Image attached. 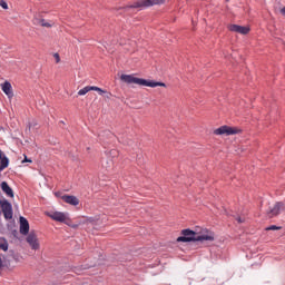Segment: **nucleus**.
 Segmentation results:
<instances>
[{
	"label": "nucleus",
	"instance_id": "nucleus-1",
	"mask_svg": "<svg viewBox=\"0 0 285 285\" xmlns=\"http://www.w3.org/2000/svg\"><path fill=\"white\" fill-rule=\"evenodd\" d=\"M206 234H197V232L186 228L180 232V235L176 242L183 243V244H190V242H215V232H210L208 229H205Z\"/></svg>",
	"mask_w": 285,
	"mask_h": 285
},
{
	"label": "nucleus",
	"instance_id": "nucleus-2",
	"mask_svg": "<svg viewBox=\"0 0 285 285\" xmlns=\"http://www.w3.org/2000/svg\"><path fill=\"white\" fill-rule=\"evenodd\" d=\"M120 80L124 81L125 83H136L137 86H146L147 88H157V87L166 88V82L137 78L132 75L122 73L120 76Z\"/></svg>",
	"mask_w": 285,
	"mask_h": 285
},
{
	"label": "nucleus",
	"instance_id": "nucleus-3",
	"mask_svg": "<svg viewBox=\"0 0 285 285\" xmlns=\"http://www.w3.org/2000/svg\"><path fill=\"white\" fill-rule=\"evenodd\" d=\"M164 3H166V0H137L134 4L119 7L116 8V10H125V12H128V10L132 8H151V6H161Z\"/></svg>",
	"mask_w": 285,
	"mask_h": 285
},
{
	"label": "nucleus",
	"instance_id": "nucleus-4",
	"mask_svg": "<svg viewBox=\"0 0 285 285\" xmlns=\"http://www.w3.org/2000/svg\"><path fill=\"white\" fill-rule=\"evenodd\" d=\"M0 208L2 210V215H3L4 219H12V217L14 216V212L12 209L11 202H9L6 198L0 199Z\"/></svg>",
	"mask_w": 285,
	"mask_h": 285
},
{
	"label": "nucleus",
	"instance_id": "nucleus-5",
	"mask_svg": "<svg viewBox=\"0 0 285 285\" xmlns=\"http://www.w3.org/2000/svg\"><path fill=\"white\" fill-rule=\"evenodd\" d=\"M239 132H242V129L227 125L220 126L214 130V135H226L227 137L230 135H239Z\"/></svg>",
	"mask_w": 285,
	"mask_h": 285
},
{
	"label": "nucleus",
	"instance_id": "nucleus-6",
	"mask_svg": "<svg viewBox=\"0 0 285 285\" xmlns=\"http://www.w3.org/2000/svg\"><path fill=\"white\" fill-rule=\"evenodd\" d=\"M27 243L32 248V250H39V238H37V234L35 232H30L29 234H27Z\"/></svg>",
	"mask_w": 285,
	"mask_h": 285
},
{
	"label": "nucleus",
	"instance_id": "nucleus-7",
	"mask_svg": "<svg viewBox=\"0 0 285 285\" xmlns=\"http://www.w3.org/2000/svg\"><path fill=\"white\" fill-rule=\"evenodd\" d=\"M282 208H284V203L277 202L273 208H271L269 210L266 212L267 217H269V219H273V217H277V215H279V210H282Z\"/></svg>",
	"mask_w": 285,
	"mask_h": 285
},
{
	"label": "nucleus",
	"instance_id": "nucleus-8",
	"mask_svg": "<svg viewBox=\"0 0 285 285\" xmlns=\"http://www.w3.org/2000/svg\"><path fill=\"white\" fill-rule=\"evenodd\" d=\"M20 223V235H30V223L23 216L19 217Z\"/></svg>",
	"mask_w": 285,
	"mask_h": 285
},
{
	"label": "nucleus",
	"instance_id": "nucleus-9",
	"mask_svg": "<svg viewBox=\"0 0 285 285\" xmlns=\"http://www.w3.org/2000/svg\"><path fill=\"white\" fill-rule=\"evenodd\" d=\"M228 30L230 32H237L238 35H248L250 32V28L239 24H229Z\"/></svg>",
	"mask_w": 285,
	"mask_h": 285
},
{
	"label": "nucleus",
	"instance_id": "nucleus-10",
	"mask_svg": "<svg viewBox=\"0 0 285 285\" xmlns=\"http://www.w3.org/2000/svg\"><path fill=\"white\" fill-rule=\"evenodd\" d=\"M9 166H10V158H8V156H6L3 150L0 149V173H3V170H6V168H8Z\"/></svg>",
	"mask_w": 285,
	"mask_h": 285
},
{
	"label": "nucleus",
	"instance_id": "nucleus-11",
	"mask_svg": "<svg viewBox=\"0 0 285 285\" xmlns=\"http://www.w3.org/2000/svg\"><path fill=\"white\" fill-rule=\"evenodd\" d=\"M61 199L65 204H69L70 206H79V198H77V196L65 194L61 196Z\"/></svg>",
	"mask_w": 285,
	"mask_h": 285
},
{
	"label": "nucleus",
	"instance_id": "nucleus-12",
	"mask_svg": "<svg viewBox=\"0 0 285 285\" xmlns=\"http://www.w3.org/2000/svg\"><path fill=\"white\" fill-rule=\"evenodd\" d=\"M48 217H50V219H53V222H59L60 224H63V222H66L67 215L63 212H53L52 214H48Z\"/></svg>",
	"mask_w": 285,
	"mask_h": 285
},
{
	"label": "nucleus",
	"instance_id": "nucleus-13",
	"mask_svg": "<svg viewBox=\"0 0 285 285\" xmlns=\"http://www.w3.org/2000/svg\"><path fill=\"white\" fill-rule=\"evenodd\" d=\"M0 187H1L2 193H4V195H7V197H10L11 199L14 198V190H12V187H10V185H8V181H2Z\"/></svg>",
	"mask_w": 285,
	"mask_h": 285
},
{
	"label": "nucleus",
	"instance_id": "nucleus-14",
	"mask_svg": "<svg viewBox=\"0 0 285 285\" xmlns=\"http://www.w3.org/2000/svg\"><path fill=\"white\" fill-rule=\"evenodd\" d=\"M2 91L4 92V95H7V97H9V99H12V97H14V94L12 92V85L10 83V81H4L1 85Z\"/></svg>",
	"mask_w": 285,
	"mask_h": 285
},
{
	"label": "nucleus",
	"instance_id": "nucleus-15",
	"mask_svg": "<svg viewBox=\"0 0 285 285\" xmlns=\"http://www.w3.org/2000/svg\"><path fill=\"white\" fill-rule=\"evenodd\" d=\"M118 262H130L132 259V255L130 254H120L116 257Z\"/></svg>",
	"mask_w": 285,
	"mask_h": 285
},
{
	"label": "nucleus",
	"instance_id": "nucleus-16",
	"mask_svg": "<svg viewBox=\"0 0 285 285\" xmlns=\"http://www.w3.org/2000/svg\"><path fill=\"white\" fill-rule=\"evenodd\" d=\"M7 230H14L17 229V222L14 219H7Z\"/></svg>",
	"mask_w": 285,
	"mask_h": 285
},
{
	"label": "nucleus",
	"instance_id": "nucleus-17",
	"mask_svg": "<svg viewBox=\"0 0 285 285\" xmlns=\"http://www.w3.org/2000/svg\"><path fill=\"white\" fill-rule=\"evenodd\" d=\"M0 248L1 250L8 252V240L3 237L0 238Z\"/></svg>",
	"mask_w": 285,
	"mask_h": 285
},
{
	"label": "nucleus",
	"instance_id": "nucleus-18",
	"mask_svg": "<svg viewBox=\"0 0 285 285\" xmlns=\"http://www.w3.org/2000/svg\"><path fill=\"white\" fill-rule=\"evenodd\" d=\"M90 90H92V86H87V87L80 89V90L78 91V95H79L80 97L83 96V95H88V92H90Z\"/></svg>",
	"mask_w": 285,
	"mask_h": 285
},
{
	"label": "nucleus",
	"instance_id": "nucleus-19",
	"mask_svg": "<svg viewBox=\"0 0 285 285\" xmlns=\"http://www.w3.org/2000/svg\"><path fill=\"white\" fill-rule=\"evenodd\" d=\"M9 257H12L16 262H20V255L19 253L14 252L13 249L9 250Z\"/></svg>",
	"mask_w": 285,
	"mask_h": 285
},
{
	"label": "nucleus",
	"instance_id": "nucleus-20",
	"mask_svg": "<svg viewBox=\"0 0 285 285\" xmlns=\"http://www.w3.org/2000/svg\"><path fill=\"white\" fill-rule=\"evenodd\" d=\"M37 23H40L42 28H52V24L50 22H46V19H37Z\"/></svg>",
	"mask_w": 285,
	"mask_h": 285
},
{
	"label": "nucleus",
	"instance_id": "nucleus-21",
	"mask_svg": "<svg viewBox=\"0 0 285 285\" xmlns=\"http://www.w3.org/2000/svg\"><path fill=\"white\" fill-rule=\"evenodd\" d=\"M91 90H95L96 92H99V95L104 96L105 92H107L106 90L97 87V86H91Z\"/></svg>",
	"mask_w": 285,
	"mask_h": 285
},
{
	"label": "nucleus",
	"instance_id": "nucleus-22",
	"mask_svg": "<svg viewBox=\"0 0 285 285\" xmlns=\"http://www.w3.org/2000/svg\"><path fill=\"white\" fill-rule=\"evenodd\" d=\"M265 230H282V227H279L277 225H271V226L266 227Z\"/></svg>",
	"mask_w": 285,
	"mask_h": 285
},
{
	"label": "nucleus",
	"instance_id": "nucleus-23",
	"mask_svg": "<svg viewBox=\"0 0 285 285\" xmlns=\"http://www.w3.org/2000/svg\"><path fill=\"white\" fill-rule=\"evenodd\" d=\"M9 233H11L12 237H14V239H19V230L16 229H11Z\"/></svg>",
	"mask_w": 285,
	"mask_h": 285
},
{
	"label": "nucleus",
	"instance_id": "nucleus-24",
	"mask_svg": "<svg viewBox=\"0 0 285 285\" xmlns=\"http://www.w3.org/2000/svg\"><path fill=\"white\" fill-rule=\"evenodd\" d=\"M62 224H66V226H72V219H70V218H68V216L67 217H65V222H62Z\"/></svg>",
	"mask_w": 285,
	"mask_h": 285
},
{
	"label": "nucleus",
	"instance_id": "nucleus-25",
	"mask_svg": "<svg viewBox=\"0 0 285 285\" xmlns=\"http://www.w3.org/2000/svg\"><path fill=\"white\" fill-rule=\"evenodd\" d=\"M0 6L3 10H8V2H6V0H0Z\"/></svg>",
	"mask_w": 285,
	"mask_h": 285
},
{
	"label": "nucleus",
	"instance_id": "nucleus-26",
	"mask_svg": "<svg viewBox=\"0 0 285 285\" xmlns=\"http://www.w3.org/2000/svg\"><path fill=\"white\" fill-rule=\"evenodd\" d=\"M37 126H38L37 121L29 122L28 129L30 130L31 128H37Z\"/></svg>",
	"mask_w": 285,
	"mask_h": 285
},
{
	"label": "nucleus",
	"instance_id": "nucleus-27",
	"mask_svg": "<svg viewBox=\"0 0 285 285\" xmlns=\"http://www.w3.org/2000/svg\"><path fill=\"white\" fill-rule=\"evenodd\" d=\"M22 164H32V159L28 158V156L24 155Z\"/></svg>",
	"mask_w": 285,
	"mask_h": 285
},
{
	"label": "nucleus",
	"instance_id": "nucleus-28",
	"mask_svg": "<svg viewBox=\"0 0 285 285\" xmlns=\"http://www.w3.org/2000/svg\"><path fill=\"white\" fill-rule=\"evenodd\" d=\"M236 222H237L238 224H244V223L246 222V219L242 218V216H237V217H236Z\"/></svg>",
	"mask_w": 285,
	"mask_h": 285
},
{
	"label": "nucleus",
	"instance_id": "nucleus-29",
	"mask_svg": "<svg viewBox=\"0 0 285 285\" xmlns=\"http://www.w3.org/2000/svg\"><path fill=\"white\" fill-rule=\"evenodd\" d=\"M53 57L56 59V63H59L61 61V57L59 56V53H55Z\"/></svg>",
	"mask_w": 285,
	"mask_h": 285
},
{
	"label": "nucleus",
	"instance_id": "nucleus-30",
	"mask_svg": "<svg viewBox=\"0 0 285 285\" xmlns=\"http://www.w3.org/2000/svg\"><path fill=\"white\" fill-rule=\"evenodd\" d=\"M0 233H6V227L3 226V223L0 222Z\"/></svg>",
	"mask_w": 285,
	"mask_h": 285
},
{
	"label": "nucleus",
	"instance_id": "nucleus-31",
	"mask_svg": "<svg viewBox=\"0 0 285 285\" xmlns=\"http://www.w3.org/2000/svg\"><path fill=\"white\" fill-rule=\"evenodd\" d=\"M69 228H73L75 230H77L79 228V224L71 223V226Z\"/></svg>",
	"mask_w": 285,
	"mask_h": 285
},
{
	"label": "nucleus",
	"instance_id": "nucleus-32",
	"mask_svg": "<svg viewBox=\"0 0 285 285\" xmlns=\"http://www.w3.org/2000/svg\"><path fill=\"white\" fill-rule=\"evenodd\" d=\"M105 97L107 98V99H110V97H112V94H110L109 91H107V92H105Z\"/></svg>",
	"mask_w": 285,
	"mask_h": 285
},
{
	"label": "nucleus",
	"instance_id": "nucleus-33",
	"mask_svg": "<svg viewBox=\"0 0 285 285\" xmlns=\"http://www.w3.org/2000/svg\"><path fill=\"white\" fill-rule=\"evenodd\" d=\"M55 196H56V197H60V199H61V197H63V195H61V191H56V193H55Z\"/></svg>",
	"mask_w": 285,
	"mask_h": 285
},
{
	"label": "nucleus",
	"instance_id": "nucleus-34",
	"mask_svg": "<svg viewBox=\"0 0 285 285\" xmlns=\"http://www.w3.org/2000/svg\"><path fill=\"white\" fill-rule=\"evenodd\" d=\"M281 13L283 14V17H285V7L281 9Z\"/></svg>",
	"mask_w": 285,
	"mask_h": 285
},
{
	"label": "nucleus",
	"instance_id": "nucleus-35",
	"mask_svg": "<svg viewBox=\"0 0 285 285\" xmlns=\"http://www.w3.org/2000/svg\"><path fill=\"white\" fill-rule=\"evenodd\" d=\"M3 261L1 259V256H0V268H3Z\"/></svg>",
	"mask_w": 285,
	"mask_h": 285
},
{
	"label": "nucleus",
	"instance_id": "nucleus-36",
	"mask_svg": "<svg viewBox=\"0 0 285 285\" xmlns=\"http://www.w3.org/2000/svg\"><path fill=\"white\" fill-rule=\"evenodd\" d=\"M115 153H117V151H115V150H111V155H115Z\"/></svg>",
	"mask_w": 285,
	"mask_h": 285
}]
</instances>
